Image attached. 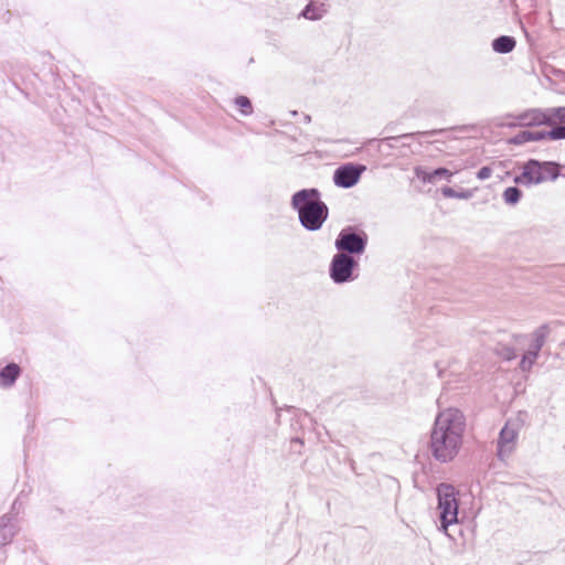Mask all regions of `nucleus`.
Wrapping results in <instances>:
<instances>
[{
  "label": "nucleus",
  "instance_id": "2",
  "mask_svg": "<svg viewBox=\"0 0 565 565\" xmlns=\"http://www.w3.org/2000/svg\"><path fill=\"white\" fill-rule=\"evenodd\" d=\"M459 492L449 483H440L436 488L437 510L439 512V530L448 537L452 535L448 532L449 526L459 523Z\"/></svg>",
  "mask_w": 565,
  "mask_h": 565
},
{
  "label": "nucleus",
  "instance_id": "30",
  "mask_svg": "<svg viewBox=\"0 0 565 565\" xmlns=\"http://www.w3.org/2000/svg\"><path fill=\"white\" fill-rule=\"evenodd\" d=\"M290 114H291V116H294V117H295V116H297V115H298V111H297V110H292V111H290Z\"/></svg>",
  "mask_w": 565,
  "mask_h": 565
},
{
  "label": "nucleus",
  "instance_id": "18",
  "mask_svg": "<svg viewBox=\"0 0 565 565\" xmlns=\"http://www.w3.org/2000/svg\"><path fill=\"white\" fill-rule=\"evenodd\" d=\"M441 194L448 199L468 200L472 196V191L468 189H461L460 191H457L451 186H443Z\"/></svg>",
  "mask_w": 565,
  "mask_h": 565
},
{
  "label": "nucleus",
  "instance_id": "5",
  "mask_svg": "<svg viewBox=\"0 0 565 565\" xmlns=\"http://www.w3.org/2000/svg\"><path fill=\"white\" fill-rule=\"evenodd\" d=\"M358 268V259L343 253H337L330 262L329 275L334 284L342 285L358 278L355 274Z\"/></svg>",
  "mask_w": 565,
  "mask_h": 565
},
{
  "label": "nucleus",
  "instance_id": "23",
  "mask_svg": "<svg viewBox=\"0 0 565 565\" xmlns=\"http://www.w3.org/2000/svg\"><path fill=\"white\" fill-rule=\"evenodd\" d=\"M548 140H563L565 139V125H551L547 129Z\"/></svg>",
  "mask_w": 565,
  "mask_h": 565
},
{
  "label": "nucleus",
  "instance_id": "31",
  "mask_svg": "<svg viewBox=\"0 0 565 565\" xmlns=\"http://www.w3.org/2000/svg\"><path fill=\"white\" fill-rule=\"evenodd\" d=\"M294 441L302 444V441L299 438H295Z\"/></svg>",
  "mask_w": 565,
  "mask_h": 565
},
{
  "label": "nucleus",
  "instance_id": "24",
  "mask_svg": "<svg viewBox=\"0 0 565 565\" xmlns=\"http://www.w3.org/2000/svg\"><path fill=\"white\" fill-rule=\"evenodd\" d=\"M530 141V130H521L508 140L510 145L514 146H521Z\"/></svg>",
  "mask_w": 565,
  "mask_h": 565
},
{
  "label": "nucleus",
  "instance_id": "14",
  "mask_svg": "<svg viewBox=\"0 0 565 565\" xmlns=\"http://www.w3.org/2000/svg\"><path fill=\"white\" fill-rule=\"evenodd\" d=\"M516 46V40L512 35H499L491 42L493 52L498 54H509Z\"/></svg>",
  "mask_w": 565,
  "mask_h": 565
},
{
  "label": "nucleus",
  "instance_id": "1",
  "mask_svg": "<svg viewBox=\"0 0 565 565\" xmlns=\"http://www.w3.org/2000/svg\"><path fill=\"white\" fill-rule=\"evenodd\" d=\"M466 428L463 413L454 407L439 412L430 430L429 451L435 460L446 463L458 455Z\"/></svg>",
  "mask_w": 565,
  "mask_h": 565
},
{
  "label": "nucleus",
  "instance_id": "21",
  "mask_svg": "<svg viewBox=\"0 0 565 565\" xmlns=\"http://www.w3.org/2000/svg\"><path fill=\"white\" fill-rule=\"evenodd\" d=\"M548 109L550 126L556 121L565 124V106L552 107Z\"/></svg>",
  "mask_w": 565,
  "mask_h": 565
},
{
  "label": "nucleus",
  "instance_id": "10",
  "mask_svg": "<svg viewBox=\"0 0 565 565\" xmlns=\"http://www.w3.org/2000/svg\"><path fill=\"white\" fill-rule=\"evenodd\" d=\"M414 174L423 183H437L438 181L441 180L451 182V178L454 175V173L445 167H438L436 169L428 170L427 168L422 166H417L414 168Z\"/></svg>",
  "mask_w": 565,
  "mask_h": 565
},
{
  "label": "nucleus",
  "instance_id": "27",
  "mask_svg": "<svg viewBox=\"0 0 565 565\" xmlns=\"http://www.w3.org/2000/svg\"><path fill=\"white\" fill-rule=\"evenodd\" d=\"M492 174V169L490 166H483L481 167L478 172H477V178L479 180H487L491 177Z\"/></svg>",
  "mask_w": 565,
  "mask_h": 565
},
{
  "label": "nucleus",
  "instance_id": "28",
  "mask_svg": "<svg viewBox=\"0 0 565 565\" xmlns=\"http://www.w3.org/2000/svg\"><path fill=\"white\" fill-rule=\"evenodd\" d=\"M18 505H19V507L21 505V502H20V500H19V499H17V500L13 502V504H12V511H14V510L17 509V507H18Z\"/></svg>",
  "mask_w": 565,
  "mask_h": 565
},
{
  "label": "nucleus",
  "instance_id": "16",
  "mask_svg": "<svg viewBox=\"0 0 565 565\" xmlns=\"http://www.w3.org/2000/svg\"><path fill=\"white\" fill-rule=\"evenodd\" d=\"M548 333V327L546 324L541 326L535 330L533 334V341L531 343V352H535L536 355L540 354L541 349L545 343L546 335Z\"/></svg>",
  "mask_w": 565,
  "mask_h": 565
},
{
  "label": "nucleus",
  "instance_id": "19",
  "mask_svg": "<svg viewBox=\"0 0 565 565\" xmlns=\"http://www.w3.org/2000/svg\"><path fill=\"white\" fill-rule=\"evenodd\" d=\"M234 104L243 116H249L254 111L252 100L245 95L236 96L234 98Z\"/></svg>",
  "mask_w": 565,
  "mask_h": 565
},
{
  "label": "nucleus",
  "instance_id": "3",
  "mask_svg": "<svg viewBox=\"0 0 565 565\" xmlns=\"http://www.w3.org/2000/svg\"><path fill=\"white\" fill-rule=\"evenodd\" d=\"M561 175V164L556 161L529 159L522 166V172L513 181L525 186L536 185L547 180L555 181Z\"/></svg>",
  "mask_w": 565,
  "mask_h": 565
},
{
  "label": "nucleus",
  "instance_id": "8",
  "mask_svg": "<svg viewBox=\"0 0 565 565\" xmlns=\"http://www.w3.org/2000/svg\"><path fill=\"white\" fill-rule=\"evenodd\" d=\"M321 203L324 202L321 200V193L317 188H305L298 190L291 195L290 200V205L298 215L318 206Z\"/></svg>",
  "mask_w": 565,
  "mask_h": 565
},
{
  "label": "nucleus",
  "instance_id": "6",
  "mask_svg": "<svg viewBox=\"0 0 565 565\" xmlns=\"http://www.w3.org/2000/svg\"><path fill=\"white\" fill-rule=\"evenodd\" d=\"M365 170L366 167L361 163H343L334 170L332 175L333 183L341 189H351L360 181Z\"/></svg>",
  "mask_w": 565,
  "mask_h": 565
},
{
  "label": "nucleus",
  "instance_id": "9",
  "mask_svg": "<svg viewBox=\"0 0 565 565\" xmlns=\"http://www.w3.org/2000/svg\"><path fill=\"white\" fill-rule=\"evenodd\" d=\"M329 216V207L324 203L302 212L298 215L299 222L303 228L310 232L319 231Z\"/></svg>",
  "mask_w": 565,
  "mask_h": 565
},
{
  "label": "nucleus",
  "instance_id": "26",
  "mask_svg": "<svg viewBox=\"0 0 565 565\" xmlns=\"http://www.w3.org/2000/svg\"><path fill=\"white\" fill-rule=\"evenodd\" d=\"M531 141H543L548 140L547 129L530 130Z\"/></svg>",
  "mask_w": 565,
  "mask_h": 565
},
{
  "label": "nucleus",
  "instance_id": "22",
  "mask_svg": "<svg viewBox=\"0 0 565 565\" xmlns=\"http://www.w3.org/2000/svg\"><path fill=\"white\" fill-rule=\"evenodd\" d=\"M539 355L535 354V352H531L530 350L523 354L519 367L523 371H530L533 364L536 362Z\"/></svg>",
  "mask_w": 565,
  "mask_h": 565
},
{
  "label": "nucleus",
  "instance_id": "29",
  "mask_svg": "<svg viewBox=\"0 0 565 565\" xmlns=\"http://www.w3.org/2000/svg\"><path fill=\"white\" fill-rule=\"evenodd\" d=\"M303 121H305L306 124H309V122L311 121V116H310V115H307V114H306V115H303Z\"/></svg>",
  "mask_w": 565,
  "mask_h": 565
},
{
  "label": "nucleus",
  "instance_id": "7",
  "mask_svg": "<svg viewBox=\"0 0 565 565\" xmlns=\"http://www.w3.org/2000/svg\"><path fill=\"white\" fill-rule=\"evenodd\" d=\"M519 437V425L518 423L512 424L511 420H507L504 426L500 429L497 439V457L503 461L513 451Z\"/></svg>",
  "mask_w": 565,
  "mask_h": 565
},
{
  "label": "nucleus",
  "instance_id": "11",
  "mask_svg": "<svg viewBox=\"0 0 565 565\" xmlns=\"http://www.w3.org/2000/svg\"><path fill=\"white\" fill-rule=\"evenodd\" d=\"M521 126H550L548 109H530L518 116Z\"/></svg>",
  "mask_w": 565,
  "mask_h": 565
},
{
  "label": "nucleus",
  "instance_id": "15",
  "mask_svg": "<svg viewBox=\"0 0 565 565\" xmlns=\"http://www.w3.org/2000/svg\"><path fill=\"white\" fill-rule=\"evenodd\" d=\"M326 9L322 3H318L315 0H310L299 13V17L310 21H318L326 14Z\"/></svg>",
  "mask_w": 565,
  "mask_h": 565
},
{
  "label": "nucleus",
  "instance_id": "12",
  "mask_svg": "<svg viewBox=\"0 0 565 565\" xmlns=\"http://www.w3.org/2000/svg\"><path fill=\"white\" fill-rule=\"evenodd\" d=\"M12 514L8 513L0 518V548L12 542L18 533L15 525L12 523Z\"/></svg>",
  "mask_w": 565,
  "mask_h": 565
},
{
  "label": "nucleus",
  "instance_id": "13",
  "mask_svg": "<svg viewBox=\"0 0 565 565\" xmlns=\"http://www.w3.org/2000/svg\"><path fill=\"white\" fill-rule=\"evenodd\" d=\"M20 374L21 367L17 363H8L4 367L0 370V387H11L19 379Z\"/></svg>",
  "mask_w": 565,
  "mask_h": 565
},
{
  "label": "nucleus",
  "instance_id": "17",
  "mask_svg": "<svg viewBox=\"0 0 565 565\" xmlns=\"http://www.w3.org/2000/svg\"><path fill=\"white\" fill-rule=\"evenodd\" d=\"M522 195H523L522 190L514 185V186H508L503 191L502 199L505 204L515 205L520 202V200L522 199Z\"/></svg>",
  "mask_w": 565,
  "mask_h": 565
},
{
  "label": "nucleus",
  "instance_id": "4",
  "mask_svg": "<svg viewBox=\"0 0 565 565\" xmlns=\"http://www.w3.org/2000/svg\"><path fill=\"white\" fill-rule=\"evenodd\" d=\"M369 236L366 232L358 226H344L338 234L334 246L338 253L349 256L362 255L367 246Z\"/></svg>",
  "mask_w": 565,
  "mask_h": 565
},
{
  "label": "nucleus",
  "instance_id": "25",
  "mask_svg": "<svg viewBox=\"0 0 565 565\" xmlns=\"http://www.w3.org/2000/svg\"><path fill=\"white\" fill-rule=\"evenodd\" d=\"M443 130L441 129H433V130H427V131H418V132H414V134H404L402 136H397V137H390L387 138L388 140H398V139H405V138H409V137H413L415 135H418V136H427V137H433V136H437L439 134H441Z\"/></svg>",
  "mask_w": 565,
  "mask_h": 565
},
{
  "label": "nucleus",
  "instance_id": "20",
  "mask_svg": "<svg viewBox=\"0 0 565 565\" xmlns=\"http://www.w3.org/2000/svg\"><path fill=\"white\" fill-rule=\"evenodd\" d=\"M495 353L505 361H512L516 358V350L513 347L499 343Z\"/></svg>",
  "mask_w": 565,
  "mask_h": 565
}]
</instances>
